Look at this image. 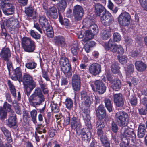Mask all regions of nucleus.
Returning <instances> with one entry per match:
<instances>
[{
  "instance_id": "nucleus-1",
  "label": "nucleus",
  "mask_w": 147,
  "mask_h": 147,
  "mask_svg": "<svg viewBox=\"0 0 147 147\" xmlns=\"http://www.w3.org/2000/svg\"><path fill=\"white\" fill-rule=\"evenodd\" d=\"M115 117L118 125L122 127L121 131L122 140L129 141L132 143H136V135L134 130L128 127H126L129 123L128 114L123 111H119L116 113Z\"/></svg>"
},
{
  "instance_id": "nucleus-2",
  "label": "nucleus",
  "mask_w": 147,
  "mask_h": 147,
  "mask_svg": "<svg viewBox=\"0 0 147 147\" xmlns=\"http://www.w3.org/2000/svg\"><path fill=\"white\" fill-rule=\"evenodd\" d=\"M23 83L25 90V93L29 96L31 92L36 87V82L33 80L32 77L29 74L24 75L21 80Z\"/></svg>"
},
{
  "instance_id": "nucleus-3",
  "label": "nucleus",
  "mask_w": 147,
  "mask_h": 147,
  "mask_svg": "<svg viewBox=\"0 0 147 147\" xmlns=\"http://www.w3.org/2000/svg\"><path fill=\"white\" fill-rule=\"evenodd\" d=\"M45 99L42 91L39 88L35 89L33 94L29 98V102L33 106L42 105Z\"/></svg>"
},
{
  "instance_id": "nucleus-4",
  "label": "nucleus",
  "mask_w": 147,
  "mask_h": 147,
  "mask_svg": "<svg viewBox=\"0 0 147 147\" xmlns=\"http://www.w3.org/2000/svg\"><path fill=\"white\" fill-rule=\"evenodd\" d=\"M5 24L7 27L9 28L11 34H15L18 33L20 26L17 19L13 18H10L6 21Z\"/></svg>"
},
{
  "instance_id": "nucleus-5",
  "label": "nucleus",
  "mask_w": 147,
  "mask_h": 147,
  "mask_svg": "<svg viewBox=\"0 0 147 147\" xmlns=\"http://www.w3.org/2000/svg\"><path fill=\"white\" fill-rule=\"evenodd\" d=\"M22 46L24 51L32 52L35 50V43L30 38L26 37L23 38L21 39Z\"/></svg>"
},
{
  "instance_id": "nucleus-6",
  "label": "nucleus",
  "mask_w": 147,
  "mask_h": 147,
  "mask_svg": "<svg viewBox=\"0 0 147 147\" xmlns=\"http://www.w3.org/2000/svg\"><path fill=\"white\" fill-rule=\"evenodd\" d=\"M61 70L67 77H70L72 75L71 67L68 59L65 57H62L59 61Z\"/></svg>"
},
{
  "instance_id": "nucleus-7",
  "label": "nucleus",
  "mask_w": 147,
  "mask_h": 147,
  "mask_svg": "<svg viewBox=\"0 0 147 147\" xmlns=\"http://www.w3.org/2000/svg\"><path fill=\"white\" fill-rule=\"evenodd\" d=\"M93 84H91L92 90L94 92H97L100 94H103L106 90V87L105 84L99 80L94 81Z\"/></svg>"
},
{
  "instance_id": "nucleus-8",
  "label": "nucleus",
  "mask_w": 147,
  "mask_h": 147,
  "mask_svg": "<svg viewBox=\"0 0 147 147\" xmlns=\"http://www.w3.org/2000/svg\"><path fill=\"white\" fill-rule=\"evenodd\" d=\"M131 17L129 13L125 12L121 13L118 17V21L122 26L129 25L130 23Z\"/></svg>"
},
{
  "instance_id": "nucleus-9",
  "label": "nucleus",
  "mask_w": 147,
  "mask_h": 147,
  "mask_svg": "<svg viewBox=\"0 0 147 147\" xmlns=\"http://www.w3.org/2000/svg\"><path fill=\"white\" fill-rule=\"evenodd\" d=\"M17 118L16 114L14 112H11L9 113L8 118L6 120V124L10 128L16 129L17 127Z\"/></svg>"
},
{
  "instance_id": "nucleus-10",
  "label": "nucleus",
  "mask_w": 147,
  "mask_h": 147,
  "mask_svg": "<svg viewBox=\"0 0 147 147\" xmlns=\"http://www.w3.org/2000/svg\"><path fill=\"white\" fill-rule=\"evenodd\" d=\"M1 6L3 12L5 14L9 15L14 13L15 7L11 4L2 2Z\"/></svg>"
},
{
  "instance_id": "nucleus-11",
  "label": "nucleus",
  "mask_w": 147,
  "mask_h": 147,
  "mask_svg": "<svg viewBox=\"0 0 147 147\" xmlns=\"http://www.w3.org/2000/svg\"><path fill=\"white\" fill-rule=\"evenodd\" d=\"M100 17L102 23L105 25L109 26L113 21V16L108 11H106L103 14H102Z\"/></svg>"
},
{
  "instance_id": "nucleus-12",
  "label": "nucleus",
  "mask_w": 147,
  "mask_h": 147,
  "mask_svg": "<svg viewBox=\"0 0 147 147\" xmlns=\"http://www.w3.org/2000/svg\"><path fill=\"white\" fill-rule=\"evenodd\" d=\"M113 98L114 102L117 106L122 107L124 105L125 98L121 93L114 94Z\"/></svg>"
},
{
  "instance_id": "nucleus-13",
  "label": "nucleus",
  "mask_w": 147,
  "mask_h": 147,
  "mask_svg": "<svg viewBox=\"0 0 147 147\" xmlns=\"http://www.w3.org/2000/svg\"><path fill=\"white\" fill-rule=\"evenodd\" d=\"M89 70L90 73L92 75H98L101 72V65L96 63H93L89 66Z\"/></svg>"
},
{
  "instance_id": "nucleus-14",
  "label": "nucleus",
  "mask_w": 147,
  "mask_h": 147,
  "mask_svg": "<svg viewBox=\"0 0 147 147\" xmlns=\"http://www.w3.org/2000/svg\"><path fill=\"white\" fill-rule=\"evenodd\" d=\"M53 40L55 45L61 47L62 48H65L67 46L65 37L61 35L55 36Z\"/></svg>"
},
{
  "instance_id": "nucleus-15",
  "label": "nucleus",
  "mask_w": 147,
  "mask_h": 147,
  "mask_svg": "<svg viewBox=\"0 0 147 147\" xmlns=\"http://www.w3.org/2000/svg\"><path fill=\"white\" fill-rule=\"evenodd\" d=\"M83 10L82 7L79 5L74 6L73 9V13L76 20H80L83 15Z\"/></svg>"
},
{
  "instance_id": "nucleus-16",
  "label": "nucleus",
  "mask_w": 147,
  "mask_h": 147,
  "mask_svg": "<svg viewBox=\"0 0 147 147\" xmlns=\"http://www.w3.org/2000/svg\"><path fill=\"white\" fill-rule=\"evenodd\" d=\"M71 126L72 128L76 129L77 132L80 131L81 128V125L80 121L76 117H73L71 120Z\"/></svg>"
},
{
  "instance_id": "nucleus-17",
  "label": "nucleus",
  "mask_w": 147,
  "mask_h": 147,
  "mask_svg": "<svg viewBox=\"0 0 147 147\" xmlns=\"http://www.w3.org/2000/svg\"><path fill=\"white\" fill-rule=\"evenodd\" d=\"M11 56V52L9 48L4 47L2 49L0 53L1 58L4 60L9 59Z\"/></svg>"
},
{
  "instance_id": "nucleus-18",
  "label": "nucleus",
  "mask_w": 147,
  "mask_h": 147,
  "mask_svg": "<svg viewBox=\"0 0 147 147\" xmlns=\"http://www.w3.org/2000/svg\"><path fill=\"white\" fill-rule=\"evenodd\" d=\"M117 45L113 40L110 39L107 42L105 43L104 45V47L106 50H110L113 52L117 51L116 46Z\"/></svg>"
},
{
  "instance_id": "nucleus-19",
  "label": "nucleus",
  "mask_w": 147,
  "mask_h": 147,
  "mask_svg": "<svg viewBox=\"0 0 147 147\" xmlns=\"http://www.w3.org/2000/svg\"><path fill=\"white\" fill-rule=\"evenodd\" d=\"M44 9H46L45 12L47 15L49 17L54 19L56 18L57 17V11L56 8L55 7H51L49 10H47L46 8L44 7Z\"/></svg>"
},
{
  "instance_id": "nucleus-20",
  "label": "nucleus",
  "mask_w": 147,
  "mask_h": 147,
  "mask_svg": "<svg viewBox=\"0 0 147 147\" xmlns=\"http://www.w3.org/2000/svg\"><path fill=\"white\" fill-rule=\"evenodd\" d=\"M96 115L100 119H102L106 115V110L102 105H100L96 111Z\"/></svg>"
},
{
  "instance_id": "nucleus-21",
  "label": "nucleus",
  "mask_w": 147,
  "mask_h": 147,
  "mask_svg": "<svg viewBox=\"0 0 147 147\" xmlns=\"http://www.w3.org/2000/svg\"><path fill=\"white\" fill-rule=\"evenodd\" d=\"M95 13L97 16H100L106 11L104 7L100 3H96L94 5Z\"/></svg>"
},
{
  "instance_id": "nucleus-22",
  "label": "nucleus",
  "mask_w": 147,
  "mask_h": 147,
  "mask_svg": "<svg viewBox=\"0 0 147 147\" xmlns=\"http://www.w3.org/2000/svg\"><path fill=\"white\" fill-rule=\"evenodd\" d=\"M22 76V72L20 68L18 67L14 70L13 73V76L11 77V78L13 80H18L19 82H20V79Z\"/></svg>"
},
{
  "instance_id": "nucleus-23",
  "label": "nucleus",
  "mask_w": 147,
  "mask_h": 147,
  "mask_svg": "<svg viewBox=\"0 0 147 147\" xmlns=\"http://www.w3.org/2000/svg\"><path fill=\"white\" fill-rule=\"evenodd\" d=\"M135 65L137 70L140 72L145 71L147 68L146 65L140 61H136L135 63Z\"/></svg>"
},
{
  "instance_id": "nucleus-24",
  "label": "nucleus",
  "mask_w": 147,
  "mask_h": 147,
  "mask_svg": "<svg viewBox=\"0 0 147 147\" xmlns=\"http://www.w3.org/2000/svg\"><path fill=\"white\" fill-rule=\"evenodd\" d=\"M80 135L83 140L86 142H89L90 140L91 134L89 130L85 131L82 130Z\"/></svg>"
},
{
  "instance_id": "nucleus-25",
  "label": "nucleus",
  "mask_w": 147,
  "mask_h": 147,
  "mask_svg": "<svg viewBox=\"0 0 147 147\" xmlns=\"http://www.w3.org/2000/svg\"><path fill=\"white\" fill-rule=\"evenodd\" d=\"M111 29L110 27L103 30L101 32V38L104 40L108 39L111 36Z\"/></svg>"
},
{
  "instance_id": "nucleus-26",
  "label": "nucleus",
  "mask_w": 147,
  "mask_h": 147,
  "mask_svg": "<svg viewBox=\"0 0 147 147\" xmlns=\"http://www.w3.org/2000/svg\"><path fill=\"white\" fill-rule=\"evenodd\" d=\"M111 84L113 89L115 91H118L121 87V82L118 79H114Z\"/></svg>"
},
{
  "instance_id": "nucleus-27",
  "label": "nucleus",
  "mask_w": 147,
  "mask_h": 147,
  "mask_svg": "<svg viewBox=\"0 0 147 147\" xmlns=\"http://www.w3.org/2000/svg\"><path fill=\"white\" fill-rule=\"evenodd\" d=\"M146 132V128L144 124H141L139 126L138 130V136L140 138H143Z\"/></svg>"
},
{
  "instance_id": "nucleus-28",
  "label": "nucleus",
  "mask_w": 147,
  "mask_h": 147,
  "mask_svg": "<svg viewBox=\"0 0 147 147\" xmlns=\"http://www.w3.org/2000/svg\"><path fill=\"white\" fill-rule=\"evenodd\" d=\"M95 34H94V33H92V30H87L86 31L85 37L82 40V41L85 42L90 40L92 39Z\"/></svg>"
},
{
  "instance_id": "nucleus-29",
  "label": "nucleus",
  "mask_w": 147,
  "mask_h": 147,
  "mask_svg": "<svg viewBox=\"0 0 147 147\" xmlns=\"http://www.w3.org/2000/svg\"><path fill=\"white\" fill-rule=\"evenodd\" d=\"M39 17V23L42 27V28L44 29L48 26H50L48 24V21L45 17L40 16Z\"/></svg>"
},
{
  "instance_id": "nucleus-30",
  "label": "nucleus",
  "mask_w": 147,
  "mask_h": 147,
  "mask_svg": "<svg viewBox=\"0 0 147 147\" xmlns=\"http://www.w3.org/2000/svg\"><path fill=\"white\" fill-rule=\"evenodd\" d=\"M104 103L105 107L109 112H111L112 111L113 106L111 100L108 98H105L104 99Z\"/></svg>"
},
{
  "instance_id": "nucleus-31",
  "label": "nucleus",
  "mask_w": 147,
  "mask_h": 147,
  "mask_svg": "<svg viewBox=\"0 0 147 147\" xmlns=\"http://www.w3.org/2000/svg\"><path fill=\"white\" fill-rule=\"evenodd\" d=\"M7 84L9 87L11 93L14 97H15L16 96V93L15 86L10 80L7 81Z\"/></svg>"
},
{
  "instance_id": "nucleus-32",
  "label": "nucleus",
  "mask_w": 147,
  "mask_h": 147,
  "mask_svg": "<svg viewBox=\"0 0 147 147\" xmlns=\"http://www.w3.org/2000/svg\"><path fill=\"white\" fill-rule=\"evenodd\" d=\"M66 107L69 110H71L73 108V102L72 100L69 98H67L65 102Z\"/></svg>"
},
{
  "instance_id": "nucleus-33",
  "label": "nucleus",
  "mask_w": 147,
  "mask_h": 147,
  "mask_svg": "<svg viewBox=\"0 0 147 147\" xmlns=\"http://www.w3.org/2000/svg\"><path fill=\"white\" fill-rule=\"evenodd\" d=\"M37 64L34 61L29 62L25 64V66L29 69H35L37 66Z\"/></svg>"
},
{
  "instance_id": "nucleus-34",
  "label": "nucleus",
  "mask_w": 147,
  "mask_h": 147,
  "mask_svg": "<svg viewBox=\"0 0 147 147\" xmlns=\"http://www.w3.org/2000/svg\"><path fill=\"white\" fill-rule=\"evenodd\" d=\"M120 68V67H119L118 64L116 62L113 64L111 66L112 71L114 74L119 73Z\"/></svg>"
},
{
  "instance_id": "nucleus-35",
  "label": "nucleus",
  "mask_w": 147,
  "mask_h": 147,
  "mask_svg": "<svg viewBox=\"0 0 147 147\" xmlns=\"http://www.w3.org/2000/svg\"><path fill=\"white\" fill-rule=\"evenodd\" d=\"M134 66L132 64L127 65V67L125 68V70L127 75L132 73L134 72Z\"/></svg>"
},
{
  "instance_id": "nucleus-36",
  "label": "nucleus",
  "mask_w": 147,
  "mask_h": 147,
  "mask_svg": "<svg viewBox=\"0 0 147 147\" xmlns=\"http://www.w3.org/2000/svg\"><path fill=\"white\" fill-rule=\"evenodd\" d=\"M59 22L61 24L65 26L68 25L69 20L68 19L64 18L63 20L62 16L60 13H59Z\"/></svg>"
},
{
  "instance_id": "nucleus-37",
  "label": "nucleus",
  "mask_w": 147,
  "mask_h": 147,
  "mask_svg": "<svg viewBox=\"0 0 147 147\" xmlns=\"http://www.w3.org/2000/svg\"><path fill=\"white\" fill-rule=\"evenodd\" d=\"M37 114V111L35 110H33L30 112V115L34 123H36V116Z\"/></svg>"
},
{
  "instance_id": "nucleus-38",
  "label": "nucleus",
  "mask_w": 147,
  "mask_h": 147,
  "mask_svg": "<svg viewBox=\"0 0 147 147\" xmlns=\"http://www.w3.org/2000/svg\"><path fill=\"white\" fill-rule=\"evenodd\" d=\"M122 142L120 143V147H127L126 145H129L130 146H135L136 143H131V142L126 141V140H122Z\"/></svg>"
},
{
  "instance_id": "nucleus-39",
  "label": "nucleus",
  "mask_w": 147,
  "mask_h": 147,
  "mask_svg": "<svg viewBox=\"0 0 147 147\" xmlns=\"http://www.w3.org/2000/svg\"><path fill=\"white\" fill-rule=\"evenodd\" d=\"M129 99L130 103L132 106H135L137 105V98L135 96H130Z\"/></svg>"
},
{
  "instance_id": "nucleus-40",
  "label": "nucleus",
  "mask_w": 147,
  "mask_h": 147,
  "mask_svg": "<svg viewBox=\"0 0 147 147\" xmlns=\"http://www.w3.org/2000/svg\"><path fill=\"white\" fill-rule=\"evenodd\" d=\"M11 105L8 103L7 102H4L2 108H4V109L7 112H9L10 113H11V112H14L11 109Z\"/></svg>"
},
{
  "instance_id": "nucleus-41",
  "label": "nucleus",
  "mask_w": 147,
  "mask_h": 147,
  "mask_svg": "<svg viewBox=\"0 0 147 147\" xmlns=\"http://www.w3.org/2000/svg\"><path fill=\"white\" fill-rule=\"evenodd\" d=\"M47 31V36L49 37H52L53 36V32L52 28L50 26L45 28Z\"/></svg>"
},
{
  "instance_id": "nucleus-42",
  "label": "nucleus",
  "mask_w": 147,
  "mask_h": 147,
  "mask_svg": "<svg viewBox=\"0 0 147 147\" xmlns=\"http://www.w3.org/2000/svg\"><path fill=\"white\" fill-rule=\"evenodd\" d=\"M90 116L88 115V117L83 118L84 120L86 125L89 129H91L92 128V126L90 121Z\"/></svg>"
},
{
  "instance_id": "nucleus-43",
  "label": "nucleus",
  "mask_w": 147,
  "mask_h": 147,
  "mask_svg": "<svg viewBox=\"0 0 147 147\" xmlns=\"http://www.w3.org/2000/svg\"><path fill=\"white\" fill-rule=\"evenodd\" d=\"M31 36L37 40L39 39L41 37V35L34 30H31L30 31Z\"/></svg>"
},
{
  "instance_id": "nucleus-44",
  "label": "nucleus",
  "mask_w": 147,
  "mask_h": 147,
  "mask_svg": "<svg viewBox=\"0 0 147 147\" xmlns=\"http://www.w3.org/2000/svg\"><path fill=\"white\" fill-rule=\"evenodd\" d=\"M7 111L2 108V107H0V116L1 119H4L6 118Z\"/></svg>"
},
{
  "instance_id": "nucleus-45",
  "label": "nucleus",
  "mask_w": 147,
  "mask_h": 147,
  "mask_svg": "<svg viewBox=\"0 0 147 147\" xmlns=\"http://www.w3.org/2000/svg\"><path fill=\"white\" fill-rule=\"evenodd\" d=\"M67 6L66 3L64 0H61L59 5L58 8L62 10L63 11Z\"/></svg>"
},
{
  "instance_id": "nucleus-46",
  "label": "nucleus",
  "mask_w": 147,
  "mask_h": 147,
  "mask_svg": "<svg viewBox=\"0 0 147 147\" xmlns=\"http://www.w3.org/2000/svg\"><path fill=\"white\" fill-rule=\"evenodd\" d=\"M25 12L27 16L31 17L34 13V9L32 7H27L25 9Z\"/></svg>"
},
{
  "instance_id": "nucleus-47",
  "label": "nucleus",
  "mask_w": 147,
  "mask_h": 147,
  "mask_svg": "<svg viewBox=\"0 0 147 147\" xmlns=\"http://www.w3.org/2000/svg\"><path fill=\"white\" fill-rule=\"evenodd\" d=\"M73 88L74 91H78L80 89L81 83L72 82Z\"/></svg>"
},
{
  "instance_id": "nucleus-48",
  "label": "nucleus",
  "mask_w": 147,
  "mask_h": 147,
  "mask_svg": "<svg viewBox=\"0 0 147 147\" xmlns=\"http://www.w3.org/2000/svg\"><path fill=\"white\" fill-rule=\"evenodd\" d=\"M72 82L81 83L80 76L77 74H74L72 78Z\"/></svg>"
},
{
  "instance_id": "nucleus-49",
  "label": "nucleus",
  "mask_w": 147,
  "mask_h": 147,
  "mask_svg": "<svg viewBox=\"0 0 147 147\" xmlns=\"http://www.w3.org/2000/svg\"><path fill=\"white\" fill-rule=\"evenodd\" d=\"M93 102V98L92 97H88L85 100L84 104L87 107H90Z\"/></svg>"
},
{
  "instance_id": "nucleus-50",
  "label": "nucleus",
  "mask_w": 147,
  "mask_h": 147,
  "mask_svg": "<svg viewBox=\"0 0 147 147\" xmlns=\"http://www.w3.org/2000/svg\"><path fill=\"white\" fill-rule=\"evenodd\" d=\"M89 107L86 106L84 108L83 111L82 117L83 118L88 117V115L90 116L89 113L90 112Z\"/></svg>"
},
{
  "instance_id": "nucleus-51",
  "label": "nucleus",
  "mask_w": 147,
  "mask_h": 147,
  "mask_svg": "<svg viewBox=\"0 0 147 147\" xmlns=\"http://www.w3.org/2000/svg\"><path fill=\"white\" fill-rule=\"evenodd\" d=\"M114 42H118L121 39V37L120 35L118 33H115L113 36Z\"/></svg>"
},
{
  "instance_id": "nucleus-52",
  "label": "nucleus",
  "mask_w": 147,
  "mask_h": 147,
  "mask_svg": "<svg viewBox=\"0 0 147 147\" xmlns=\"http://www.w3.org/2000/svg\"><path fill=\"white\" fill-rule=\"evenodd\" d=\"M90 30L92 31V30H93L92 32L93 33H94V34H96L98 33V29L96 25L94 24L91 25L90 26Z\"/></svg>"
},
{
  "instance_id": "nucleus-53",
  "label": "nucleus",
  "mask_w": 147,
  "mask_h": 147,
  "mask_svg": "<svg viewBox=\"0 0 147 147\" xmlns=\"http://www.w3.org/2000/svg\"><path fill=\"white\" fill-rule=\"evenodd\" d=\"M119 62L123 64L126 63L127 59V58L125 56H122L119 57V56H117Z\"/></svg>"
},
{
  "instance_id": "nucleus-54",
  "label": "nucleus",
  "mask_w": 147,
  "mask_h": 147,
  "mask_svg": "<svg viewBox=\"0 0 147 147\" xmlns=\"http://www.w3.org/2000/svg\"><path fill=\"white\" fill-rule=\"evenodd\" d=\"M96 126L97 129H103L105 125L103 121L99 120L97 121Z\"/></svg>"
},
{
  "instance_id": "nucleus-55",
  "label": "nucleus",
  "mask_w": 147,
  "mask_h": 147,
  "mask_svg": "<svg viewBox=\"0 0 147 147\" xmlns=\"http://www.w3.org/2000/svg\"><path fill=\"white\" fill-rule=\"evenodd\" d=\"M2 131L3 133L5 136H10L11 135V132L6 127H2L1 128Z\"/></svg>"
},
{
  "instance_id": "nucleus-56",
  "label": "nucleus",
  "mask_w": 147,
  "mask_h": 147,
  "mask_svg": "<svg viewBox=\"0 0 147 147\" xmlns=\"http://www.w3.org/2000/svg\"><path fill=\"white\" fill-rule=\"evenodd\" d=\"M6 61L7 68L8 70L9 74H10L11 69L12 67V64L11 62L9 59L5 60Z\"/></svg>"
},
{
  "instance_id": "nucleus-57",
  "label": "nucleus",
  "mask_w": 147,
  "mask_h": 147,
  "mask_svg": "<svg viewBox=\"0 0 147 147\" xmlns=\"http://www.w3.org/2000/svg\"><path fill=\"white\" fill-rule=\"evenodd\" d=\"M124 41L127 45H130L132 44V40L129 37L127 36H124Z\"/></svg>"
},
{
  "instance_id": "nucleus-58",
  "label": "nucleus",
  "mask_w": 147,
  "mask_h": 147,
  "mask_svg": "<svg viewBox=\"0 0 147 147\" xmlns=\"http://www.w3.org/2000/svg\"><path fill=\"white\" fill-rule=\"evenodd\" d=\"M139 1L142 6L147 11V0H139Z\"/></svg>"
},
{
  "instance_id": "nucleus-59",
  "label": "nucleus",
  "mask_w": 147,
  "mask_h": 147,
  "mask_svg": "<svg viewBox=\"0 0 147 147\" xmlns=\"http://www.w3.org/2000/svg\"><path fill=\"white\" fill-rule=\"evenodd\" d=\"M111 129L112 131L115 133L117 132L119 129L117 125L114 122H113L112 123Z\"/></svg>"
},
{
  "instance_id": "nucleus-60",
  "label": "nucleus",
  "mask_w": 147,
  "mask_h": 147,
  "mask_svg": "<svg viewBox=\"0 0 147 147\" xmlns=\"http://www.w3.org/2000/svg\"><path fill=\"white\" fill-rule=\"evenodd\" d=\"M117 51V53L120 54H123L124 53V50L122 47L120 45H117L116 46Z\"/></svg>"
},
{
  "instance_id": "nucleus-61",
  "label": "nucleus",
  "mask_w": 147,
  "mask_h": 147,
  "mask_svg": "<svg viewBox=\"0 0 147 147\" xmlns=\"http://www.w3.org/2000/svg\"><path fill=\"white\" fill-rule=\"evenodd\" d=\"M80 96L82 99L85 100L89 97L87 92L84 91H82L80 92Z\"/></svg>"
},
{
  "instance_id": "nucleus-62",
  "label": "nucleus",
  "mask_w": 147,
  "mask_h": 147,
  "mask_svg": "<svg viewBox=\"0 0 147 147\" xmlns=\"http://www.w3.org/2000/svg\"><path fill=\"white\" fill-rule=\"evenodd\" d=\"M42 76L47 81H50L48 72L45 70H43L42 71Z\"/></svg>"
},
{
  "instance_id": "nucleus-63",
  "label": "nucleus",
  "mask_w": 147,
  "mask_h": 147,
  "mask_svg": "<svg viewBox=\"0 0 147 147\" xmlns=\"http://www.w3.org/2000/svg\"><path fill=\"white\" fill-rule=\"evenodd\" d=\"M51 109L54 113H56L59 111V108L55 104L52 105Z\"/></svg>"
},
{
  "instance_id": "nucleus-64",
  "label": "nucleus",
  "mask_w": 147,
  "mask_h": 147,
  "mask_svg": "<svg viewBox=\"0 0 147 147\" xmlns=\"http://www.w3.org/2000/svg\"><path fill=\"white\" fill-rule=\"evenodd\" d=\"M39 83L42 89L47 87L46 84L44 82L42 79H40L39 81Z\"/></svg>"
}]
</instances>
